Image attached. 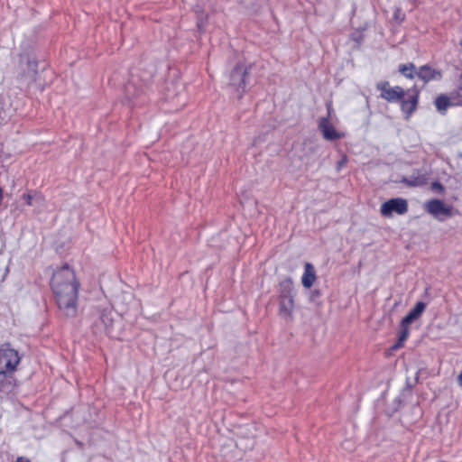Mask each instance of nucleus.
<instances>
[{
	"label": "nucleus",
	"mask_w": 462,
	"mask_h": 462,
	"mask_svg": "<svg viewBox=\"0 0 462 462\" xmlns=\"http://www.w3.org/2000/svg\"><path fill=\"white\" fill-rule=\"evenodd\" d=\"M295 293H288L280 291L279 300L294 299Z\"/></svg>",
	"instance_id": "nucleus-23"
},
{
	"label": "nucleus",
	"mask_w": 462,
	"mask_h": 462,
	"mask_svg": "<svg viewBox=\"0 0 462 462\" xmlns=\"http://www.w3.org/2000/svg\"><path fill=\"white\" fill-rule=\"evenodd\" d=\"M408 211V202L402 198L391 199L381 205L382 216L390 217L393 213L404 215Z\"/></svg>",
	"instance_id": "nucleus-4"
},
{
	"label": "nucleus",
	"mask_w": 462,
	"mask_h": 462,
	"mask_svg": "<svg viewBox=\"0 0 462 462\" xmlns=\"http://www.w3.org/2000/svg\"><path fill=\"white\" fill-rule=\"evenodd\" d=\"M431 188H432L433 190H438V191H440V192L443 191V189H444L443 186L439 182H438V181L433 182L432 185H431Z\"/></svg>",
	"instance_id": "nucleus-24"
},
{
	"label": "nucleus",
	"mask_w": 462,
	"mask_h": 462,
	"mask_svg": "<svg viewBox=\"0 0 462 462\" xmlns=\"http://www.w3.org/2000/svg\"><path fill=\"white\" fill-rule=\"evenodd\" d=\"M97 319L94 322V326L97 331L107 332L113 325L112 310L110 308H105L103 310H97L95 313Z\"/></svg>",
	"instance_id": "nucleus-7"
},
{
	"label": "nucleus",
	"mask_w": 462,
	"mask_h": 462,
	"mask_svg": "<svg viewBox=\"0 0 462 462\" xmlns=\"http://www.w3.org/2000/svg\"><path fill=\"white\" fill-rule=\"evenodd\" d=\"M403 346V342L398 341L393 346V349L396 350Z\"/></svg>",
	"instance_id": "nucleus-26"
},
{
	"label": "nucleus",
	"mask_w": 462,
	"mask_h": 462,
	"mask_svg": "<svg viewBox=\"0 0 462 462\" xmlns=\"http://www.w3.org/2000/svg\"><path fill=\"white\" fill-rule=\"evenodd\" d=\"M294 308V299L279 300V314L282 318L291 320Z\"/></svg>",
	"instance_id": "nucleus-11"
},
{
	"label": "nucleus",
	"mask_w": 462,
	"mask_h": 462,
	"mask_svg": "<svg viewBox=\"0 0 462 462\" xmlns=\"http://www.w3.org/2000/svg\"><path fill=\"white\" fill-rule=\"evenodd\" d=\"M316 281V272L314 266L310 263L304 264V273L301 276V283L304 288L310 289Z\"/></svg>",
	"instance_id": "nucleus-12"
},
{
	"label": "nucleus",
	"mask_w": 462,
	"mask_h": 462,
	"mask_svg": "<svg viewBox=\"0 0 462 462\" xmlns=\"http://www.w3.org/2000/svg\"><path fill=\"white\" fill-rule=\"evenodd\" d=\"M346 162V158H343L341 161H339V162H337V171H340V170H341V168L345 165Z\"/></svg>",
	"instance_id": "nucleus-25"
},
{
	"label": "nucleus",
	"mask_w": 462,
	"mask_h": 462,
	"mask_svg": "<svg viewBox=\"0 0 462 462\" xmlns=\"http://www.w3.org/2000/svg\"><path fill=\"white\" fill-rule=\"evenodd\" d=\"M459 45L462 46V40L459 42Z\"/></svg>",
	"instance_id": "nucleus-29"
},
{
	"label": "nucleus",
	"mask_w": 462,
	"mask_h": 462,
	"mask_svg": "<svg viewBox=\"0 0 462 462\" xmlns=\"http://www.w3.org/2000/svg\"><path fill=\"white\" fill-rule=\"evenodd\" d=\"M418 104V94H414L411 96L408 99L402 101V110L406 114V117L408 118L416 109Z\"/></svg>",
	"instance_id": "nucleus-15"
},
{
	"label": "nucleus",
	"mask_w": 462,
	"mask_h": 462,
	"mask_svg": "<svg viewBox=\"0 0 462 462\" xmlns=\"http://www.w3.org/2000/svg\"><path fill=\"white\" fill-rule=\"evenodd\" d=\"M44 66L41 69V71H36V76L34 79L36 88L42 91L44 88V86L47 84V80L45 79L44 75Z\"/></svg>",
	"instance_id": "nucleus-18"
},
{
	"label": "nucleus",
	"mask_w": 462,
	"mask_h": 462,
	"mask_svg": "<svg viewBox=\"0 0 462 462\" xmlns=\"http://www.w3.org/2000/svg\"><path fill=\"white\" fill-rule=\"evenodd\" d=\"M376 88L378 90L381 91V94H384L385 91L391 88L390 84L388 81H381L378 82L376 85Z\"/></svg>",
	"instance_id": "nucleus-21"
},
{
	"label": "nucleus",
	"mask_w": 462,
	"mask_h": 462,
	"mask_svg": "<svg viewBox=\"0 0 462 462\" xmlns=\"http://www.w3.org/2000/svg\"><path fill=\"white\" fill-rule=\"evenodd\" d=\"M404 97V90L402 88L396 86L394 88H391L384 94H381V97L385 99L388 102H397L402 100Z\"/></svg>",
	"instance_id": "nucleus-14"
},
{
	"label": "nucleus",
	"mask_w": 462,
	"mask_h": 462,
	"mask_svg": "<svg viewBox=\"0 0 462 462\" xmlns=\"http://www.w3.org/2000/svg\"><path fill=\"white\" fill-rule=\"evenodd\" d=\"M426 309V304L419 301L415 304L414 308L402 319L403 326H410L413 321L418 319Z\"/></svg>",
	"instance_id": "nucleus-10"
},
{
	"label": "nucleus",
	"mask_w": 462,
	"mask_h": 462,
	"mask_svg": "<svg viewBox=\"0 0 462 462\" xmlns=\"http://www.w3.org/2000/svg\"><path fill=\"white\" fill-rule=\"evenodd\" d=\"M20 363L18 352L8 345L0 346V375L10 374Z\"/></svg>",
	"instance_id": "nucleus-2"
},
{
	"label": "nucleus",
	"mask_w": 462,
	"mask_h": 462,
	"mask_svg": "<svg viewBox=\"0 0 462 462\" xmlns=\"http://www.w3.org/2000/svg\"><path fill=\"white\" fill-rule=\"evenodd\" d=\"M399 71L408 79H413L415 73V66L412 63L401 64L399 66Z\"/></svg>",
	"instance_id": "nucleus-17"
},
{
	"label": "nucleus",
	"mask_w": 462,
	"mask_h": 462,
	"mask_svg": "<svg viewBox=\"0 0 462 462\" xmlns=\"http://www.w3.org/2000/svg\"><path fill=\"white\" fill-rule=\"evenodd\" d=\"M452 97L455 104L462 106V72L459 75L456 88L452 91Z\"/></svg>",
	"instance_id": "nucleus-16"
},
{
	"label": "nucleus",
	"mask_w": 462,
	"mask_h": 462,
	"mask_svg": "<svg viewBox=\"0 0 462 462\" xmlns=\"http://www.w3.org/2000/svg\"><path fill=\"white\" fill-rule=\"evenodd\" d=\"M17 462H29V460L24 459V458H23V457H19V458L17 459Z\"/></svg>",
	"instance_id": "nucleus-28"
},
{
	"label": "nucleus",
	"mask_w": 462,
	"mask_h": 462,
	"mask_svg": "<svg viewBox=\"0 0 462 462\" xmlns=\"http://www.w3.org/2000/svg\"><path fill=\"white\" fill-rule=\"evenodd\" d=\"M416 75L424 83H428L433 80H440L442 78V73L440 70L428 65L421 66L416 72Z\"/></svg>",
	"instance_id": "nucleus-8"
},
{
	"label": "nucleus",
	"mask_w": 462,
	"mask_h": 462,
	"mask_svg": "<svg viewBox=\"0 0 462 462\" xmlns=\"http://www.w3.org/2000/svg\"><path fill=\"white\" fill-rule=\"evenodd\" d=\"M409 326H403L402 321L401 322V331L399 333V340L404 342L409 337Z\"/></svg>",
	"instance_id": "nucleus-20"
},
{
	"label": "nucleus",
	"mask_w": 462,
	"mask_h": 462,
	"mask_svg": "<svg viewBox=\"0 0 462 462\" xmlns=\"http://www.w3.org/2000/svg\"><path fill=\"white\" fill-rule=\"evenodd\" d=\"M280 291L288 293H295L293 282L291 278H285L280 282Z\"/></svg>",
	"instance_id": "nucleus-19"
},
{
	"label": "nucleus",
	"mask_w": 462,
	"mask_h": 462,
	"mask_svg": "<svg viewBox=\"0 0 462 462\" xmlns=\"http://www.w3.org/2000/svg\"><path fill=\"white\" fill-rule=\"evenodd\" d=\"M247 67L244 63L237 64L231 71L229 76L230 85L236 88L238 97H241L245 88V78L247 75Z\"/></svg>",
	"instance_id": "nucleus-6"
},
{
	"label": "nucleus",
	"mask_w": 462,
	"mask_h": 462,
	"mask_svg": "<svg viewBox=\"0 0 462 462\" xmlns=\"http://www.w3.org/2000/svg\"><path fill=\"white\" fill-rule=\"evenodd\" d=\"M457 383L459 384V386L462 387V371L460 372V374L457 376Z\"/></svg>",
	"instance_id": "nucleus-27"
},
{
	"label": "nucleus",
	"mask_w": 462,
	"mask_h": 462,
	"mask_svg": "<svg viewBox=\"0 0 462 462\" xmlns=\"http://www.w3.org/2000/svg\"><path fill=\"white\" fill-rule=\"evenodd\" d=\"M331 105H328V116H322L318 121V127L323 138L327 141H337L345 137V133L338 131L329 120Z\"/></svg>",
	"instance_id": "nucleus-3"
},
{
	"label": "nucleus",
	"mask_w": 462,
	"mask_h": 462,
	"mask_svg": "<svg viewBox=\"0 0 462 462\" xmlns=\"http://www.w3.org/2000/svg\"><path fill=\"white\" fill-rule=\"evenodd\" d=\"M427 174L420 170L414 171L411 175L402 177V182L410 187H419L427 183Z\"/></svg>",
	"instance_id": "nucleus-9"
},
{
	"label": "nucleus",
	"mask_w": 462,
	"mask_h": 462,
	"mask_svg": "<svg viewBox=\"0 0 462 462\" xmlns=\"http://www.w3.org/2000/svg\"><path fill=\"white\" fill-rule=\"evenodd\" d=\"M207 16H199L198 17V22H197V26L199 30H203L206 26V22H207Z\"/></svg>",
	"instance_id": "nucleus-22"
},
{
	"label": "nucleus",
	"mask_w": 462,
	"mask_h": 462,
	"mask_svg": "<svg viewBox=\"0 0 462 462\" xmlns=\"http://www.w3.org/2000/svg\"><path fill=\"white\" fill-rule=\"evenodd\" d=\"M435 106L439 112L444 114L446 110L451 106H457L455 104V99L452 97V92H450L449 96L440 95L435 99Z\"/></svg>",
	"instance_id": "nucleus-13"
},
{
	"label": "nucleus",
	"mask_w": 462,
	"mask_h": 462,
	"mask_svg": "<svg viewBox=\"0 0 462 462\" xmlns=\"http://www.w3.org/2000/svg\"><path fill=\"white\" fill-rule=\"evenodd\" d=\"M57 305L62 313L73 317L78 310V291L79 283L75 272L67 263L55 269L51 282Z\"/></svg>",
	"instance_id": "nucleus-1"
},
{
	"label": "nucleus",
	"mask_w": 462,
	"mask_h": 462,
	"mask_svg": "<svg viewBox=\"0 0 462 462\" xmlns=\"http://www.w3.org/2000/svg\"><path fill=\"white\" fill-rule=\"evenodd\" d=\"M424 208L439 221H444L446 217L452 215L451 208L437 199L428 200L424 205Z\"/></svg>",
	"instance_id": "nucleus-5"
}]
</instances>
